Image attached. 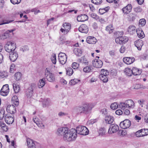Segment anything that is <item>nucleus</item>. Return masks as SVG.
Returning <instances> with one entry per match:
<instances>
[{"label": "nucleus", "instance_id": "nucleus-6", "mask_svg": "<svg viewBox=\"0 0 148 148\" xmlns=\"http://www.w3.org/2000/svg\"><path fill=\"white\" fill-rule=\"evenodd\" d=\"M67 56L64 53H60L58 55V59L60 63L64 64L66 62Z\"/></svg>", "mask_w": 148, "mask_h": 148}, {"label": "nucleus", "instance_id": "nucleus-5", "mask_svg": "<svg viewBox=\"0 0 148 148\" xmlns=\"http://www.w3.org/2000/svg\"><path fill=\"white\" fill-rule=\"evenodd\" d=\"M5 51L8 52H12L16 48L15 44L13 42H8L5 46Z\"/></svg>", "mask_w": 148, "mask_h": 148}, {"label": "nucleus", "instance_id": "nucleus-42", "mask_svg": "<svg viewBox=\"0 0 148 148\" xmlns=\"http://www.w3.org/2000/svg\"><path fill=\"white\" fill-rule=\"evenodd\" d=\"M109 9V8L108 7L103 9H100L99 10V12L101 14H103L108 11Z\"/></svg>", "mask_w": 148, "mask_h": 148}, {"label": "nucleus", "instance_id": "nucleus-33", "mask_svg": "<svg viewBox=\"0 0 148 148\" xmlns=\"http://www.w3.org/2000/svg\"><path fill=\"white\" fill-rule=\"evenodd\" d=\"M124 72L128 76H130L132 74V69L129 68H126L125 69Z\"/></svg>", "mask_w": 148, "mask_h": 148}, {"label": "nucleus", "instance_id": "nucleus-4", "mask_svg": "<svg viewBox=\"0 0 148 148\" xmlns=\"http://www.w3.org/2000/svg\"><path fill=\"white\" fill-rule=\"evenodd\" d=\"M76 134L80 135H86L88 134L89 131L87 128L85 126H79L75 130Z\"/></svg>", "mask_w": 148, "mask_h": 148}, {"label": "nucleus", "instance_id": "nucleus-19", "mask_svg": "<svg viewBox=\"0 0 148 148\" xmlns=\"http://www.w3.org/2000/svg\"><path fill=\"white\" fill-rule=\"evenodd\" d=\"M6 110L8 112L11 114H14L16 111V108L13 105H8L7 106Z\"/></svg>", "mask_w": 148, "mask_h": 148}, {"label": "nucleus", "instance_id": "nucleus-22", "mask_svg": "<svg viewBox=\"0 0 148 148\" xmlns=\"http://www.w3.org/2000/svg\"><path fill=\"white\" fill-rule=\"evenodd\" d=\"M135 45L138 50H140L142 46L143 45V41L141 40H137L135 42Z\"/></svg>", "mask_w": 148, "mask_h": 148}, {"label": "nucleus", "instance_id": "nucleus-32", "mask_svg": "<svg viewBox=\"0 0 148 148\" xmlns=\"http://www.w3.org/2000/svg\"><path fill=\"white\" fill-rule=\"evenodd\" d=\"M74 52L76 56H81L82 53L81 49L79 48L75 49Z\"/></svg>", "mask_w": 148, "mask_h": 148}, {"label": "nucleus", "instance_id": "nucleus-60", "mask_svg": "<svg viewBox=\"0 0 148 148\" xmlns=\"http://www.w3.org/2000/svg\"><path fill=\"white\" fill-rule=\"evenodd\" d=\"M129 17L130 20L133 21L135 19L136 15L133 13H131L129 15Z\"/></svg>", "mask_w": 148, "mask_h": 148}, {"label": "nucleus", "instance_id": "nucleus-40", "mask_svg": "<svg viewBox=\"0 0 148 148\" xmlns=\"http://www.w3.org/2000/svg\"><path fill=\"white\" fill-rule=\"evenodd\" d=\"M100 79L103 81L104 82H106L108 81V77L102 75H99V76Z\"/></svg>", "mask_w": 148, "mask_h": 148}, {"label": "nucleus", "instance_id": "nucleus-41", "mask_svg": "<svg viewBox=\"0 0 148 148\" xmlns=\"http://www.w3.org/2000/svg\"><path fill=\"white\" fill-rule=\"evenodd\" d=\"M80 80L76 79H71L69 82V84L71 85H75L78 83Z\"/></svg>", "mask_w": 148, "mask_h": 148}, {"label": "nucleus", "instance_id": "nucleus-55", "mask_svg": "<svg viewBox=\"0 0 148 148\" xmlns=\"http://www.w3.org/2000/svg\"><path fill=\"white\" fill-rule=\"evenodd\" d=\"M33 121L38 126H39V125L40 123L39 121V119L38 118L36 117H34L33 118Z\"/></svg>", "mask_w": 148, "mask_h": 148}, {"label": "nucleus", "instance_id": "nucleus-10", "mask_svg": "<svg viewBox=\"0 0 148 148\" xmlns=\"http://www.w3.org/2000/svg\"><path fill=\"white\" fill-rule=\"evenodd\" d=\"M9 92V88L8 84L4 85L1 89L0 94L2 96H7Z\"/></svg>", "mask_w": 148, "mask_h": 148}, {"label": "nucleus", "instance_id": "nucleus-39", "mask_svg": "<svg viewBox=\"0 0 148 148\" xmlns=\"http://www.w3.org/2000/svg\"><path fill=\"white\" fill-rule=\"evenodd\" d=\"M106 30L108 32L109 34L112 33L113 32L114 30L112 25H110L106 27Z\"/></svg>", "mask_w": 148, "mask_h": 148}, {"label": "nucleus", "instance_id": "nucleus-38", "mask_svg": "<svg viewBox=\"0 0 148 148\" xmlns=\"http://www.w3.org/2000/svg\"><path fill=\"white\" fill-rule=\"evenodd\" d=\"M21 73L18 72L14 74V79L18 81L20 80L21 78Z\"/></svg>", "mask_w": 148, "mask_h": 148}, {"label": "nucleus", "instance_id": "nucleus-50", "mask_svg": "<svg viewBox=\"0 0 148 148\" xmlns=\"http://www.w3.org/2000/svg\"><path fill=\"white\" fill-rule=\"evenodd\" d=\"M146 22V20L145 19L143 18L139 20V25H141L143 26L145 24Z\"/></svg>", "mask_w": 148, "mask_h": 148}, {"label": "nucleus", "instance_id": "nucleus-14", "mask_svg": "<svg viewBox=\"0 0 148 148\" xmlns=\"http://www.w3.org/2000/svg\"><path fill=\"white\" fill-rule=\"evenodd\" d=\"M135 60V58L133 57H126L123 58V62L127 64L132 63Z\"/></svg>", "mask_w": 148, "mask_h": 148}, {"label": "nucleus", "instance_id": "nucleus-11", "mask_svg": "<svg viewBox=\"0 0 148 148\" xmlns=\"http://www.w3.org/2000/svg\"><path fill=\"white\" fill-rule=\"evenodd\" d=\"M93 66L96 68H100L103 65L102 62L100 60L95 59L92 61Z\"/></svg>", "mask_w": 148, "mask_h": 148}, {"label": "nucleus", "instance_id": "nucleus-30", "mask_svg": "<svg viewBox=\"0 0 148 148\" xmlns=\"http://www.w3.org/2000/svg\"><path fill=\"white\" fill-rule=\"evenodd\" d=\"M45 78H44L40 79V80L39 81V82L38 84V86L39 88L42 87L45 84Z\"/></svg>", "mask_w": 148, "mask_h": 148}, {"label": "nucleus", "instance_id": "nucleus-46", "mask_svg": "<svg viewBox=\"0 0 148 148\" xmlns=\"http://www.w3.org/2000/svg\"><path fill=\"white\" fill-rule=\"evenodd\" d=\"M118 105L116 102L114 103L111 104L110 105L111 108L113 110L116 109L118 108Z\"/></svg>", "mask_w": 148, "mask_h": 148}, {"label": "nucleus", "instance_id": "nucleus-56", "mask_svg": "<svg viewBox=\"0 0 148 148\" xmlns=\"http://www.w3.org/2000/svg\"><path fill=\"white\" fill-rule=\"evenodd\" d=\"M52 62V63L55 64L56 63V57L55 54L51 58Z\"/></svg>", "mask_w": 148, "mask_h": 148}, {"label": "nucleus", "instance_id": "nucleus-54", "mask_svg": "<svg viewBox=\"0 0 148 148\" xmlns=\"http://www.w3.org/2000/svg\"><path fill=\"white\" fill-rule=\"evenodd\" d=\"M29 49L28 47L27 46L25 45L22 47L21 49V50L23 51V52H24L25 51H28Z\"/></svg>", "mask_w": 148, "mask_h": 148}, {"label": "nucleus", "instance_id": "nucleus-64", "mask_svg": "<svg viewBox=\"0 0 148 148\" xmlns=\"http://www.w3.org/2000/svg\"><path fill=\"white\" fill-rule=\"evenodd\" d=\"M125 48L124 46H122L120 49V52L121 53H123L125 51Z\"/></svg>", "mask_w": 148, "mask_h": 148}, {"label": "nucleus", "instance_id": "nucleus-12", "mask_svg": "<svg viewBox=\"0 0 148 148\" xmlns=\"http://www.w3.org/2000/svg\"><path fill=\"white\" fill-rule=\"evenodd\" d=\"M128 38L126 36H120L116 38L115 42L117 43H125L127 41Z\"/></svg>", "mask_w": 148, "mask_h": 148}, {"label": "nucleus", "instance_id": "nucleus-9", "mask_svg": "<svg viewBox=\"0 0 148 148\" xmlns=\"http://www.w3.org/2000/svg\"><path fill=\"white\" fill-rule=\"evenodd\" d=\"M119 130V127L116 124L111 125L108 131L109 134H112L116 132Z\"/></svg>", "mask_w": 148, "mask_h": 148}, {"label": "nucleus", "instance_id": "nucleus-15", "mask_svg": "<svg viewBox=\"0 0 148 148\" xmlns=\"http://www.w3.org/2000/svg\"><path fill=\"white\" fill-rule=\"evenodd\" d=\"M78 29L80 32L82 33H87L88 31V28L85 24L81 25L79 27Z\"/></svg>", "mask_w": 148, "mask_h": 148}, {"label": "nucleus", "instance_id": "nucleus-13", "mask_svg": "<svg viewBox=\"0 0 148 148\" xmlns=\"http://www.w3.org/2000/svg\"><path fill=\"white\" fill-rule=\"evenodd\" d=\"M4 119L6 123L8 124H12L14 121V119L13 117L8 114L5 115Z\"/></svg>", "mask_w": 148, "mask_h": 148}, {"label": "nucleus", "instance_id": "nucleus-47", "mask_svg": "<svg viewBox=\"0 0 148 148\" xmlns=\"http://www.w3.org/2000/svg\"><path fill=\"white\" fill-rule=\"evenodd\" d=\"M100 112L103 114V116H105V118L109 115L108 114L106 110V109L104 108L101 110Z\"/></svg>", "mask_w": 148, "mask_h": 148}, {"label": "nucleus", "instance_id": "nucleus-29", "mask_svg": "<svg viewBox=\"0 0 148 148\" xmlns=\"http://www.w3.org/2000/svg\"><path fill=\"white\" fill-rule=\"evenodd\" d=\"M78 61L86 65L88 64L89 62L88 60L86 59L85 56L82 57L81 59H79Z\"/></svg>", "mask_w": 148, "mask_h": 148}, {"label": "nucleus", "instance_id": "nucleus-17", "mask_svg": "<svg viewBox=\"0 0 148 148\" xmlns=\"http://www.w3.org/2000/svg\"><path fill=\"white\" fill-rule=\"evenodd\" d=\"M18 54L16 52H12L10 53L9 58L11 61L14 62L18 58Z\"/></svg>", "mask_w": 148, "mask_h": 148}, {"label": "nucleus", "instance_id": "nucleus-51", "mask_svg": "<svg viewBox=\"0 0 148 148\" xmlns=\"http://www.w3.org/2000/svg\"><path fill=\"white\" fill-rule=\"evenodd\" d=\"M142 134L143 136H146L148 135V129H142Z\"/></svg>", "mask_w": 148, "mask_h": 148}, {"label": "nucleus", "instance_id": "nucleus-27", "mask_svg": "<svg viewBox=\"0 0 148 148\" xmlns=\"http://www.w3.org/2000/svg\"><path fill=\"white\" fill-rule=\"evenodd\" d=\"M93 69V68L92 66L89 65L84 67L83 69V71L85 73H89L92 72Z\"/></svg>", "mask_w": 148, "mask_h": 148}, {"label": "nucleus", "instance_id": "nucleus-52", "mask_svg": "<svg viewBox=\"0 0 148 148\" xmlns=\"http://www.w3.org/2000/svg\"><path fill=\"white\" fill-rule=\"evenodd\" d=\"M72 66L74 69H77L79 67V64L77 63L73 62L72 64Z\"/></svg>", "mask_w": 148, "mask_h": 148}, {"label": "nucleus", "instance_id": "nucleus-58", "mask_svg": "<svg viewBox=\"0 0 148 148\" xmlns=\"http://www.w3.org/2000/svg\"><path fill=\"white\" fill-rule=\"evenodd\" d=\"M5 114V111L4 110H2L0 112V119L2 120L3 119L4 117H5L4 116Z\"/></svg>", "mask_w": 148, "mask_h": 148}, {"label": "nucleus", "instance_id": "nucleus-8", "mask_svg": "<svg viewBox=\"0 0 148 148\" xmlns=\"http://www.w3.org/2000/svg\"><path fill=\"white\" fill-rule=\"evenodd\" d=\"M130 125L131 122L128 119H126L121 122L120 124V127L123 129L128 128Z\"/></svg>", "mask_w": 148, "mask_h": 148}, {"label": "nucleus", "instance_id": "nucleus-34", "mask_svg": "<svg viewBox=\"0 0 148 148\" xmlns=\"http://www.w3.org/2000/svg\"><path fill=\"white\" fill-rule=\"evenodd\" d=\"M8 75V73L6 71H0V78H3L7 77Z\"/></svg>", "mask_w": 148, "mask_h": 148}, {"label": "nucleus", "instance_id": "nucleus-44", "mask_svg": "<svg viewBox=\"0 0 148 148\" xmlns=\"http://www.w3.org/2000/svg\"><path fill=\"white\" fill-rule=\"evenodd\" d=\"M9 35H8V34H7L5 32L1 35L0 36V38L1 39L4 40L9 37Z\"/></svg>", "mask_w": 148, "mask_h": 148}, {"label": "nucleus", "instance_id": "nucleus-57", "mask_svg": "<svg viewBox=\"0 0 148 148\" xmlns=\"http://www.w3.org/2000/svg\"><path fill=\"white\" fill-rule=\"evenodd\" d=\"M11 2L13 4H18L21 1V0H10Z\"/></svg>", "mask_w": 148, "mask_h": 148}, {"label": "nucleus", "instance_id": "nucleus-48", "mask_svg": "<svg viewBox=\"0 0 148 148\" xmlns=\"http://www.w3.org/2000/svg\"><path fill=\"white\" fill-rule=\"evenodd\" d=\"M106 131L104 128H101L99 132V134L100 136H103L105 135Z\"/></svg>", "mask_w": 148, "mask_h": 148}, {"label": "nucleus", "instance_id": "nucleus-43", "mask_svg": "<svg viewBox=\"0 0 148 148\" xmlns=\"http://www.w3.org/2000/svg\"><path fill=\"white\" fill-rule=\"evenodd\" d=\"M142 129L139 130L136 132L135 135L137 137H143L142 134Z\"/></svg>", "mask_w": 148, "mask_h": 148}, {"label": "nucleus", "instance_id": "nucleus-24", "mask_svg": "<svg viewBox=\"0 0 148 148\" xmlns=\"http://www.w3.org/2000/svg\"><path fill=\"white\" fill-rule=\"evenodd\" d=\"M132 74L134 75H140L142 72L141 69H138L134 67L132 69Z\"/></svg>", "mask_w": 148, "mask_h": 148}, {"label": "nucleus", "instance_id": "nucleus-28", "mask_svg": "<svg viewBox=\"0 0 148 148\" xmlns=\"http://www.w3.org/2000/svg\"><path fill=\"white\" fill-rule=\"evenodd\" d=\"M63 26L65 29V32H66V34L71 29L70 24L69 23H65L63 24Z\"/></svg>", "mask_w": 148, "mask_h": 148}, {"label": "nucleus", "instance_id": "nucleus-26", "mask_svg": "<svg viewBox=\"0 0 148 148\" xmlns=\"http://www.w3.org/2000/svg\"><path fill=\"white\" fill-rule=\"evenodd\" d=\"M105 120L106 123L111 124L114 121V119L113 117L109 115L105 117Z\"/></svg>", "mask_w": 148, "mask_h": 148}, {"label": "nucleus", "instance_id": "nucleus-45", "mask_svg": "<svg viewBox=\"0 0 148 148\" xmlns=\"http://www.w3.org/2000/svg\"><path fill=\"white\" fill-rule=\"evenodd\" d=\"M0 125L1 128L4 131L6 132L8 130V129L6 127V126L5 124L4 123L0 121Z\"/></svg>", "mask_w": 148, "mask_h": 148}, {"label": "nucleus", "instance_id": "nucleus-31", "mask_svg": "<svg viewBox=\"0 0 148 148\" xmlns=\"http://www.w3.org/2000/svg\"><path fill=\"white\" fill-rule=\"evenodd\" d=\"M136 32L137 33L138 36L139 38H142L145 37V36L144 33L143 31H142V30H137Z\"/></svg>", "mask_w": 148, "mask_h": 148}, {"label": "nucleus", "instance_id": "nucleus-61", "mask_svg": "<svg viewBox=\"0 0 148 148\" xmlns=\"http://www.w3.org/2000/svg\"><path fill=\"white\" fill-rule=\"evenodd\" d=\"M13 21V20H10L9 21H3V22H0V25H1L3 24H8L9 23H10Z\"/></svg>", "mask_w": 148, "mask_h": 148}, {"label": "nucleus", "instance_id": "nucleus-62", "mask_svg": "<svg viewBox=\"0 0 148 148\" xmlns=\"http://www.w3.org/2000/svg\"><path fill=\"white\" fill-rule=\"evenodd\" d=\"M116 114L120 115L123 114V111L121 110H118L116 111L115 112Z\"/></svg>", "mask_w": 148, "mask_h": 148}, {"label": "nucleus", "instance_id": "nucleus-3", "mask_svg": "<svg viewBox=\"0 0 148 148\" xmlns=\"http://www.w3.org/2000/svg\"><path fill=\"white\" fill-rule=\"evenodd\" d=\"M119 106L121 108H134L135 104L134 101L131 99H128L125 101V102L120 103Z\"/></svg>", "mask_w": 148, "mask_h": 148}, {"label": "nucleus", "instance_id": "nucleus-2", "mask_svg": "<svg viewBox=\"0 0 148 148\" xmlns=\"http://www.w3.org/2000/svg\"><path fill=\"white\" fill-rule=\"evenodd\" d=\"M93 107V104L90 103H85L79 106L77 108V114L80 115L89 114L91 113V110Z\"/></svg>", "mask_w": 148, "mask_h": 148}, {"label": "nucleus", "instance_id": "nucleus-35", "mask_svg": "<svg viewBox=\"0 0 148 148\" xmlns=\"http://www.w3.org/2000/svg\"><path fill=\"white\" fill-rule=\"evenodd\" d=\"M14 90L16 93H17L19 92L20 87L18 85L16 84V83H14L13 84Z\"/></svg>", "mask_w": 148, "mask_h": 148}, {"label": "nucleus", "instance_id": "nucleus-21", "mask_svg": "<svg viewBox=\"0 0 148 148\" xmlns=\"http://www.w3.org/2000/svg\"><path fill=\"white\" fill-rule=\"evenodd\" d=\"M86 41L88 43L94 44L96 42L97 40L95 37L89 36L87 38Z\"/></svg>", "mask_w": 148, "mask_h": 148}, {"label": "nucleus", "instance_id": "nucleus-1", "mask_svg": "<svg viewBox=\"0 0 148 148\" xmlns=\"http://www.w3.org/2000/svg\"><path fill=\"white\" fill-rule=\"evenodd\" d=\"M56 134L59 136H63L64 140L67 142L75 140L77 136V134L75 129L69 130V128L67 127L59 128L56 132Z\"/></svg>", "mask_w": 148, "mask_h": 148}, {"label": "nucleus", "instance_id": "nucleus-49", "mask_svg": "<svg viewBox=\"0 0 148 148\" xmlns=\"http://www.w3.org/2000/svg\"><path fill=\"white\" fill-rule=\"evenodd\" d=\"M91 2L96 5L100 4L102 2V0H91Z\"/></svg>", "mask_w": 148, "mask_h": 148}, {"label": "nucleus", "instance_id": "nucleus-59", "mask_svg": "<svg viewBox=\"0 0 148 148\" xmlns=\"http://www.w3.org/2000/svg\"><path fill=\"white\" fill-rule=\"evenodd\" d=\"M134 11L136 12H140L142 11V9L140 7H137L134 8Z\"/></svg>", "mask_w": 148, "mask_h": 148}, {"label": "nucleus", "instance_id": "nucleus-53", "mask_svg": "<svg viewBox=\"0 0 148 148\" xmlns=\"http://www.w3.org/2000/svg\"><path fill=\"white\" fill-rule=\"evenodd\" d=\"M119 133L121 134V135L123 136H125L127 134V132L125 130H119Z\"/></svg>", "mask_w": 148, "mask_h": 148}, {"label": "nucleus", "instance_id": "nucleus-63", "mask_svg": "<svg viewBox=\"0 0 148 148\" xmlns=\"http://www.w3.org/2000/svg\"><path fill=\"white\" fill-rule=\"evenodd\" d=\"M123 113L125 115H128L130 114V111L128 109H125L124 110Z\"/></svg>", "mask_w": 148, "mask_h": 148}, {"label": "nucleus", "instance_id": "nucleus-16", "mask_svg": "<svg viewBox=\"0 0 148 148\" xmlns=\"http://www.w3.org/2000/svg\"><path fill=\"white\" fill-rule=\"evenodd\" d=\"M132 8L131 4H128L126 7L123 8L122 10L124 13L127 14L131 11Z\"/></svg>", "mask_w": 148, "mask_h": 148}, {"label": "nucleus", "instance_id": "nucleus-18", "mask_svg": "<svg viewBox=\"0 0 148 148\" xmlns=\"http://www.w3.org/2000/svg\"><path fill=\"white\" fill-rule=\"evenodd\" d=\"M27 142L29 148H36L35 143L30 138H27Z\"/></svg>", "mask_w": 148, "mask_h": 148}, {"label": "nucleus", "instance_id": "nucleus-37", "mask_svg": "<svg viewBox=\"0 0 148 148\" xmlns=\"http://www.w3.org/2000/svg\"><path fill=\"white\" fill-rule=\"evenodd\" d=\"M109 72L107 70H105L104 69H102L101 72V74L100 75L108 76L109 75Z\"/></svg>", "mask_w": 148, "mask_h": 148}, {"label": "nucleus", "instance_id": "nucleus-25", "mask_svg": "<svg viewBox=\"0 0 148 148\" xmlns=\"http://www.w3.org/2000/svg\"><path fill=\"white\" fill-rule=\"evenodd\" d=\"M49 75L45 76L47 80L50 82H52L55 81V78L54 75L51 73H49Z\"/></svg>", "mask_w": 148, "mask_h": 148}, {"label": "nucleus", "instance_id": "nucleus-20", "mask_svg": "<svg viewBox=\"0 0 148 148\" xmlns=\"http://www.w3.org/2000/svg\"><path fill=\"white\" fill-rule=\"evenodd\" d=\"M88 19V16L85 14H81L79 15L77 17V20L78 21L83 22L87 20Z\"/></svg>", "mask_w": 148, "mask_h": 148}, {"label": "nucleus", "instance_id": "nucleus-23", "mask_svg": "<svg viewBox=\"0 0 148 148\" xmlns=\"http://www.w3.org/2000/svg\"><path fill=\"white\" fill-rule=\"evenodd\" d=\"M135 27L134 25H131L127 29V32L130 34H133L136 32Z\"/></svg>", "mask_w": 148, "mask_h": 148}, {"label": "nucleus", "instance_id": "nucleus-36", "mask_svg": "<svg viewBox=\"0 0 148 148\" xmlns=\"http://www.w3.org/2000/svg\"><path fill=\"white\" fill-rule=\"evenodd\" d=\"M66 74L69 76H71L73 73V70L71 67H67L66 69Z\"/></svg>", "mask_w": 148, "mask_h": 148}, {"label": "nucleus", "instance_id": "nucleus-7", "mask_svg": "<svg viewBox=\"0 0 148 148\" xmlns=\"http://www.w3.org/2000/svg\"><path fill=\"white\" fill-rule=\"evenodd\" d=\"M36 87V85L34 84H31V86L26 91V95L27 97H31L33 93V91Z\"/></svg>", "mask_w": 148, "mask_h": 148}]
</instances>
